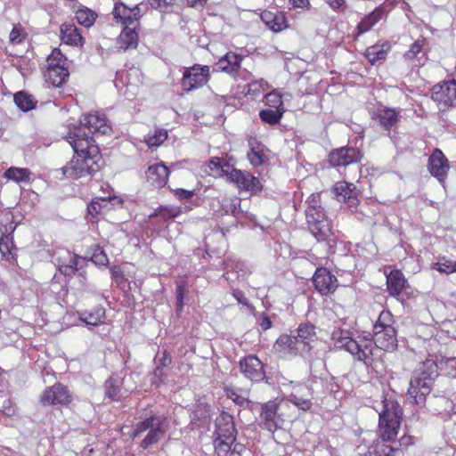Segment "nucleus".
Segmentation results:
<instances>
[{"label": "nucleus", "instance_id": "f257e3e1", "mask_svg": "<svg viewBox=\"0 0 456 456\" xmlns=\"http://www.w3.org/2000/svg\"><path fill=\"white\" fill-rule=\"evenodd\" d=\"M375 410L379 413V432L382 441H378L373 452L378 456H403V450L397 443L386 444L385 441H393L398 434L402 419V409L393 397L385 396L377 403Z\"/></svg>", "mask_w": 456, "mask_h": 456}, {"label": "nucleus", "instance_id": "f03ea898", "mask_svg": "<svg viewBox=\"0 0 456 456\" xmlns=\"http://www.w3.org/2000/svg\"><path fill=\"white\" fill-rule=\"evenodd\" d=\"M69 144L75 151L72 159L61 170L68 178L79 179L93 175L100 168V155L95 145H90L89 135L81 133V127L74 129L73 137L69 136Z\"/></svg>", "mask_w": 456, "mask_h": 456}, {"label": "nucleus", "instance_id": "7ed1b4c3", "mask_svg": "<svg viewBox=\"0 0 456 456\" xmlns=\"http://www.w3.org/2000/svg\"><path fill=\"white\" fill-rule=\"evenodd\" d=\"M437 364L433 359L421 363L411 379L408 396L414 403H421L430 393L435 379L438 376Z\"/></svg>", "mask_w": 456, "mask_h": 456}, {"label": "nucleus", "instance_id": "20e7f679", "mask_svg": "<svg viewBox=\"0 0 456 456\" xmlns=\"http://www.w3.org/2000/svg\"><path fill=\"white\" fill-rule=\"evenodd\" d=\"M334 346L351 354L358 361H366L372 355L373 346L370 338L356 340L347 330L335 328L331 332Z\"/></svg>", "mask_w": 456, "mask_h": 456}, {"label": "nucleus", "instance_id": "39448f33", "mask_svg": "<svg viewBox=\"0 0 456 456\" xmlns=\"http://www.w3.org/2000/svg\"><path fill=\"white\" fill-rule=\"evenodd\" d=\"M395 319L389 311H382L373 326V338L377 347L393 352L397 348V332L394 326Z\"/></svg>", "mask_w": 456, "mask_h": 456}, {"label": "nucleus", "instance_id": "423d86ee", "mask_svg": "<svg viewBox=\"0 0 456 456\" xmlns=\"http://www.w3.org/2000/svg\"><path fill=\"white\" fill-rule=\"evenodd\" d=\"M167 428L168 422L167 419L163 416L153 414L136 423L131 436L134 438L147 432L140 444L142 449H147L149 446L158 443L164 436Z\"/></svg>", "mask_w": 456, "mask_h": 456}, {"label": "nucleus", "instance_id": "0eeeda50", "mask_svg": "<svg viewBox=\"0 0 456 456\" xmlns=\"http://www.w3.org/2000/svg\"><path fill=\"white\" fill-rule=\"evenodd\" d=\"M81 127V133L89 135L90 145L93 144V134H107L111 131V126L108 123L106 117L100 114L84 115L78 126H73L69 128V136L73 137L74 129Z\"/></svg>", "mask_w": 456, "mask_h": 456}, {"label": "nucleus", "instance_id": "6e6552de", "mask_svg": "<svg viewBox=\"0 0 456 456\" xmlns=\"http://www.w3.org/2000/svg\"><path fill=\"white\" fill-rule=\"evenodd\" d=\"M306 222L311 233L318 241L326 240L331 234L330 221L322 208L305 210Z\"/></svg>", "mask_w": 456, "mask_h": 456}, {"label": "nucleus", "instance_id": "1a4fd4ad", "mask_svg": "<svg viewBox=\"0 0 456 456\" xmlns=\"http://www.w3.org/2000/svg\"><path fill=\"white\" fill-rule=\"evenodd\" d=\"M209 66L195 64L186 68L181 82L184 92H190L205 86L209 77Z\"/></svg>", "mask_w": 456, "mask_h": 456}, {"label": "nucleus", "instance_id": "9d476101", "mask_svg": "<svg viewBox=\"0 0 456 456\" xmlns=\"http://www.w3.org/2000/svg\"><path fill=\"white\" fill-rule=\"evenodd\" d=\"M227 181L234 183L238 189L256 193L262 190L259 179L248 172L232 167L227 175Z\"/></svg>", "mask_w": 456, "mask_h": 456}, {"label": "nucleus", "instance_id": "9b49d317", "mask_svg": "<svg viewBox=\"0 0 456 456\" xmlns=\"http://www.w3.org/2000/svg\"><path fill=\"white\" fill-rule=\"evenodd\" d=\"M431 98L436 102L440 110L456 105V83L445 81L433 87Z\"/></svg>", "mask_w": 456, "mask_h": 456}, {"label": "nucleus", "instance_id": "f8f14e48", "mask_svg": "<svg viewBox=\"0 0 456 456\" xmlns=\"http://www.w3.org/2000/svg\"><path fill=\"white\" fill-rule=\"evenodd\" d=\"M313 281L316 290L322 295L333 293L338 286V279L330 272L323 267L316 269Z\"/></svg>", "mask_w": 456, "mask_h": 456}, {"label": "nucleus", "instance_id": "ddd939ff", "mask_svg": "<svg viewBox=\"0 0 456 456\" xmlns=\"http://www.w3.org/2000/svg\"><path fill=\"white\" fill-rule=\"evenodd\" d=\"M333 191L337 200L346 203L350 209L355 208L359 203V191L352 183L338 182L333 187Z\"/></svg>", "mask_w": 456, "mask_h": 456}, {"label": "nucleus", "instance_id": "4468645a", "mask_svg": "<svg viewBox=\"0 0 456 456\" xmlns=\"http://www.w3.org/2000/svg\"><path fill=\"white\" fill-rule=\"evenodd\" d=\"M428 170L440 183H444L450 168L449 161L441 150L436 149L428 159Z\"/></svg>", "mask_w": 456, "mask_h": 456}, {"label": "nucleus", "instance_id": "2eb2a0df", "mask_svg": "<svg viewBox=\"0 0 456 456\" xmlns=\"http://www.w3.org/2000/svg\"><path fill=\"white\" fill-rule=\"evenodd\" d=\"M362 154L358 149L343 147L330 154V162L334 167H346L361 161Z\"/></svg>", "mask_w": 456, "mask_h": 456}, {"label": "nucleus", "instance_id": "dca6fc26", "mask_svg": "<svg viewBox=\"0 0 456 456\" xmlns=\"http://www.w3.org/2000/svg\"><path fill=\"white\" fill-rule=\"evenodd\" d=\"M70 402L68 389L61 384H55L46 388L40 396L43 405L66 404Z\"/></svg>", "mask_w": 456, "mask_h": 456}, {"label": "nucleus", "instance_id": "f3484780", "mask_svg": "<svg viewBox=\"0 0 456 456\" xmlns=\"http://www.w3.org/2000/svg\"><path fill=\"white\" fill-rule=\"evenodd\" d=\"M261 421L268 431L273 433L281 428L283 419L278 413V403L271 401L262 406Z\"/></svg>", "mask_w": 456, "mask_h": 456}, {"label": "nucleus", "instance_id": "a211bd4d", "mask_svg": "<svg viewBox=\"0 0 456 456\" xmlns=\"http://www.w3.org/2000/svg\"><path fill=\"white\" fill-rule=\"evenodd\" d=\"M241 372L253 381H260L265 378L263 362L255 355H248L240 362Z\"/></svg>", "mask_w": 456, "mask_h": 456}, {"label": "nucleus", "instance_id": "6ab92c4d", "mask_svg": "<svg viewBox=\"0 0 456 456\" xmlns=\"http://www.w3.org/2000/svg\"><path fill=\"white\" fill-rule=\"evenodd\" d=\"M214 435L215 439L236 440V429L233 418L230 414L224 412L216 418Z\"/></svg>", "mask_w": 456, "mask_h": 456}, {"label": "nucleus", "instance_id": "aec40b11", "mask_svg": "<svg viewBox=\"0 0 456 456\" xmlns=\"http://www.w3.org/2000/svg\"><path fill=\"white\" fill-rule=\"evenodd\" d=\"M313 392L305 384H295L292 387L289 401L303 411H307L312 406Z\"/></svg>", "mask_w": 456, "mask_h": 456}, {"label": "nucleus", "instance_id": "412c9836", "mask_svg": "<svg viewBox=\"0 0 456 456\" xmlns=\"http://www.w3.org/2000/svg\"><path fill=\"white\" fill-rule=\"evenodd\" d=\"M299 346L297 338L283 334L277 338L273 348L281 357L288 358L297 354Z\"/></svg>", "mask_w": 456, "mask_h": 456}, {"label": "nucleus", "instance_id": "4be33fe9", "mask_svg": "<svg viewBox=\"0 0 456 456\" xmlns=\"http://www.w3.org/2000/svg\"><path fill=\"white\" fill-rule=\"evenodd\" d=\"M60 38L63 44L75 47H82L85 44L79 29L72 23L65 22L61 25Z\"/></svg>", "mask_w": 456, "mask_h": 456}, {"label": "nucleus", "instance_id": "5701e85b", "mask_svg": "<svg viewBox=\"0 0 456 456\" xmlns=\"http://www.w3.org/2000/svg\"><path fill=\"white\" fill-rule=\"evenodd\" d=\"M169 173V168L163 163L152 165L146 171L147 181L156 187H163L167 183Z\"/></svg>", "mask_w": 456, "mask_h": 456}, {"label": "nucleus", "instance_id": "b1692460", "mask_svg": "<svg viewBox=\"0 0 456 456\" xmlns=\"http://www.w3.org/2000/svg\"><path fill=\"white\" fill-rule=\"evenodd\" d=\"M260 18L262 21L273 32H281L288 27L287 19L282 12H262Z\"/></svg>", "mask_w": 456, "mask_h": 456}, {"label": "nucleus", "instance_id": "393cba45", "mask_svg": "<svg viewBox=\"0 0 456 456\" xmlns=\"http://www.w3.org/2000/svg\"><path fill=\"white\" fill-rule=\"evenodd\" d=\"M215 451L218 456H240L244 445L229 439H215Z\"/></svg>", "mask_w": 456, "mask_h": 456}, {"label": "nucleus", "instance_id": "a878e982", "mask_svg": "<svg viewBox=\"0 0 456 456\" xmlns=\"http://www.w3.org/2000/svg\"><path fill=\"white\" fill-rule=\"evenodd\" d=\"M78 317L87 326H98L104 323L106 319L105 309L102 306H96L91 310L79 311Z\"/></svg>", "mask_w": 456, "mask_h": 456}, {"label": "nucleus", "instance_id": "bb28decb", "mask_svg": "<svg viewBox=\"0 0 456 456\" xmlns=\"http://www.w3.org/2000/svg\"><path fill=\"white\" fill-rule=\"evenodd\" d=\"M242 57L234 53H227L216 63L218 69L230 75H235L240 68Z\"/></svg>", "mask_w": 456, "mask_h": 456}, {"label": "nucleus", "instance_id": "cd10ccee", "mask_svg": "<svg viewBox=\"0 0 456 456\" xmlns=\"http://www.w3.org/2000/svg\"><path fill=\"white\" fill-rule=\"evenodd\" d=\"M115 203L120 204L121 200L116 197L95 198L92 200L87 208L88 214L92 216H96L97 215H100L103 210H110L115 205Z\"/></svg>", "mask_w": 456, "mask_h": 456}, {"label": "nucleus", "instance_id": "c85d7f7f", "mask_svg": "<svg viewBox=\"0 0 456 456\" xmlns=\"http://www.w3.org/2000/svg\"><path fill=\"white\" fill-rule=\"evenodd\" d=\"M232 166L224 163L219 158H212L208 163L203 166V171L208 175L215 177L224 176L227 178L228 173L232 169Z\"/></svg>", "mask_w": 456, "mask_h": 456}, {"label": "nucleus", "instance_id": "c756f323", "mask_svg": "<svg viewBox=\"0 0 456 456\" xmlns=\"http://www.w3.org/2000/svg\"><path fill=\"white\" fill-rule=\"evenodd\" d=\"M249 152L248 153V159L251 165L254 167H259L264 164L266 155L265 147L261 142H257L254 138L248 140Z\"/></svg>", "mask_w": 456, "mask_h": 456}, {"label": "nucleus", "instance_id": "7c9ffc66", "mask_svg": "<svg viewBox=\"0 0 456 456\" xmlns=\"http://www.w3.org/2000/svg\"><path fill=\"white\" fill-rule=\"evenodd\" d=\"M400 110L384 108L379 110L377 115L380 126L389 131L392 127L395 126L400 118Z\"/></svg>", "mask_w": 456, "mask_h": 456}, {"label": "nucleus", "instance_id": "2f4dec72", "mask_svg": "<svg viewBox=\"0 0 456 456\" xmlns=\"http://www.w3.org/2000/svg\"><path fill=\"white\" fill-rule=\"evenodd\" d=\"M406 280L403 274L399 270H393L387 276V285L389 294L393 297H397L401 294L405 287Z\"/></svg>", "mask_w": 456, "mask_h": 456}, {"label": "nucleus", "instance_id": "473e14b6", "mask_svg": "<svg viewBox=\"0 0 456 456\" xmlns=\"http://www.w3.org/2000/svg\"><path fill=\"white\" fill-rule=\"evenodd\" d=\"M79 258L80 257L76 254L65 252L58 260L60 272L66 276L73 275L77 270Z\"/></svg>", "mask_w": 456, "mask_h": 456}, {"label": "nucleus", "instance_id": "72a5a7b5", "mask_svg": "<svg viewBox=\"0 0 456 456\" xmlns=\"http://www.w3.org/2000/svg\"><path fill=\"white\" fill-rule=\"evenodd\" d=\"M46 82L50 83L53 86H61L67 77H69L67 67H46V70L44 74Z\"/></svg>", "mask_w": 456, "mask_h": 456}, {"label": "nucleus", "instance_id": "f704fd0d", "mask_svg": "<svg viewBox=\"0 0 456 456\" xmlns=\"http://www.w3.org/2000/svg\"><path fill=\"white\" fill-rule=\"evenodd\" d=\"M138 45V33L135 28L126 26L118 38V45L120 49L127 50L136 48Z\"/></svg>", "mask_w": 456, "mask_h": 456}, {"label": "nucleus", "instance_id": "c9c22d12", "mask_svg": "<svg viewBox=\"0 0 456 456\" xmlns=\"http://www.w3.org/2000/svg\"><path fill=\"white\" fill-rule=\"evenodd\" d=\"M385 12L380 8H376L369 15L365 16L356 27L357 35H362L371 29L379 20L384 18Z\"/></svg>", "mask_w": 456, "mask_h": 456}, {"label": "nucleus", "instance_id": "e433bc0d", "mask_svg": "<svg viewBox=\"0 0 456 456\" xmlns=\"http://www.w3.org/2000/svg\"><path fill=\"white\" fill-rule=\"evenodd\" d=\"M391 45L388 42H384L381 45H374L366 49L365 56L371 64L379 61L385 60Z\"/></svg>", "mask_w": 456, "mask_h": 456}, {"label": "nucleus", "instance_id": "4c0bfd02", "mask_svg": "<svg viewBox=\"0 0 456 456\" xmlns=\"http://www.w3.org/2000/svg\"><path fill=\"white\" fill-rule=\"evenodd\" d=\"M316 328L311 323L300 324L297 330L299 344L308 346L317 339Z\"/></svg>", "mask_w": 456, "mask_h": 456}, {"label": "nucleus", "instance_id": "58836bf2", "mask_svg": "<svg viewBox=\"0 0 456 456\" xmlns=\"http://www.w3.org/2000/svg\"><path fill=\"white\" fill-rule=\"evenodd\" d=\"M112 14L115 20H119L122 24L127 27L134 23L132 12L130 11V8L124 4H115Z\"/></svg>", "mask_w": 456, "mask_h": 456}, {"label": "nucleus", "instance_id": "ea45409f", "mask_svg": "<svg viewBox=\"0 0 456 456\" xmlns=\"http://www.w3.org/2000/svg\"><path fill=\"white\" fill-rule=\"evenodd\" d=\"M31 172L28 168L11 167L4 176L15 183L28 182L30 179Z\"/></svg>", "mask_w": 456, "mask_h": 456}, {"label": "nucleus", "instance_id": "a19ab883", "mask_svg": "<svg viewBox=\"0 0 456 456\" xmlns=\"http://www.w3.org/2000/svg\"><path fill=\"white\" fill-rule=\"evenodd\" d=\"M75 17L80 25L90 28L94 25L97 14L91 9L83 6L76 12Z\"/></svg>", "mask_w": 456, "mask_h": 456}, {"label": "nucleus", "instance_id": "79ce46f5", "mask_svg": "<svg viewBox=\"0 0 456 456\" xmlns=\"http://www.w3.org/2000/svg\"><path fill=\"white\" fill-rule=\"evenodd\" d=\"M14 102L17 107L22 111H28L36 107L37 102L32 95L23 92L17 93L14 95Z\"/></svg>", "mask_w": 456, "mask_h": 456}, {"label": "nucleus", "instance_id": "37998d69", "mask_svg": "<svg viewBox=\"0 0 456 456\" xmlns=\"http://www.w3.org/2000/svg\"><path fill=\"white\" fill-rule=\"evenodd\" d=\"M106 395L112 400H118L121 396L119 378L111 377L105 382Z\"/></svg>", "mask_w": 456, "mask_h": 456}, {"label": "nucleus", "instance_id": "c03bdc74", "mask_svg": "<svg viewBox=\"0 0 456 456\" xmlns=\"http://www.w3.org/2000/svg\"><path fill=\"white\" fill-rule=\"evenodd\" d=\"M225 393L228 398L232 399L235 403L243 405L248 401V393L247 390L229 387L225 388Z\"/></svg>", "mask_w": 456, "mask_h": 456}, {"label": "nucleus", "instance_id": "a18cd8bd", "mask_svg": "<svg viewBox=\"0 0 456 456\" xmlns=\"http://www.w3.org/2000/svg\"><path fill=\"white\" fill-rule=\"evenodd\" d=\"M269 84L263 78L253 80L247 85L246 94L256 97L268 89Z\"/></svg>", "mask_w": 456, "mask_h": 456}, {"label": "nucleus", "instance_id": "49530a36", "mask_svg": "<svg viewBox=\"0 0 456 456\" xmlns=\"http://www.w3.org/2000/svg\"><path fill=\"white\" fill-rule=\"evenodd\" d=\"M283 115V110L267 109L260 111L259 116L262 121L270 125H275L280 122Z\"/></svg>", "mask_w": 456, "mask_h": 456}, {"label": "nucleus", "instance_id": "de8ad7c7", "mask_svg": "<svg viewBox=\"0 0 456 456\" xmlns=\"http://www.w3.org/2000/svg\"><path fill=\"white\" fill-rule=\"evenodd\" d=\"M167 138V132L164 129H158L153 134H148L144 141L149 147H158Z\"/></svg>", "mask_w": 456, "mask_h": 456}, {"label": "nucleus", "instance_id": "09e8293b", "mask_svg": "<svg viewBox=\"0 0 456 456\" xmlns=\"http://www.w3.org/2000/svg\"><path fill=\"white\" fill-rule=\"evenodd\" d=\"M47 67H67V59L60 49L55 48L47 58Z\"/></svg>", "mask_w": 456, "mask_h": 456}, {"label": "nucleus", "instance_id": "8fccbe9b", "mask_svg": "<svg viewBox=\"0 0 456 456\" xmlns=\"http://www.w3.org/2000/svg\"><path fill=\"white\" fill-rule=\"evenodd\" d=\"M265 102L271 109L281 110L284 111L281 94H279L276 90L265 94Z\"/></svg>", "mask_w": 456, "mask_h": 456}, {"label": "nucleus", "instance_id": "3c124183", "mask_svg": "<svg viewBox=\"0 0 456 456\" xmlns=\"http://www.w3.org/2000/svg\"><path fill=\"white\" fill-rule=\"evenodd\" d=\"M454 261L447 258H442L432 265V268L442 273L450 274L453 273Z\"/></svg>", "mask_w": 456, "mask_h": 456}, {"label": "nucleus", "instance_id": "603ef678", "mask_svg": "<svg viewBox=\"0 0 456 456\" xmlns=\"http://www.w3.org/2000/svg\"><path fill=\"white\" fill-rule=\"evenodd\" d=\"M187 284L184 281H180L176 283V306L177 312H182L183 307V297L187 294Z\"/></svg>", "mask_w": 456, "mask_h": 456}, {"label": "nucleus", "instance_id": "864d4df0", "mask_svg": "<svg viewBox=\"0 0 456 456\" xmlns=\"http://www.w3.org/2000/svg\"><path fill=\"white\" fill-rule=\"evenodd\" d=\"M92 261L98 265H105L108 263V257L104 251L98 246H95L91 256Z\"/></svg>", "mask_w": 456, "mask_h": 456}, {"label": "nucleus", "instance_id": "5fc2aeb1", "mask_svg": "<svg viewBox=\"0 0 456 456\" xmlns=\"http://www.w3.org/2000/svg\"><path fill=\"white\" fill-rule=\"evenodd\" d=\"M9 38H10V42L12 44H20L24 38H25V36L22 32V28L20 25H16L13 27V28L12 29L11 33H10V36H9Z\"/></svg>", "mask_w": 456, "mask_h": 456}, {"label": "nucleus", "instance_id": "6e6d98bb", "mask_svg": "<svg viewBox=\"0 0 456 456\" xmlns=\"http://www.w3.org/2000/svg\"><path fill=\"white\" fill-rule=\"evenodd\" d=\"M181 213L180 208L175 207H165L159 209V215L165 219L175 218Z\"/></svg>", "mask_w": 456, "mask_h": 456}, {"label": "nucleus", "instance_id": "4d7b16f0", "mask_svg": "<svg viewBox=\"0 0 456 456\" xmlns=\"http://www.w3.org/2000/svg\"><path fill=\"white\" fill-rule=\"evenodd\" d=\"M422 45L419 41L414 42L410 49L404 53V58L411 60L421 52Z\"/></svg>", "mask_w": 456, "mask_h": 456}, {"label": "nucleus", "instance_id": "13d9d810", "mask_svg": "<svg viewBox=\"0 0 456 456\" xmlns=\"http://www.w3.org/2000/svg\"><path fill=\"white\" fill-rule=\"evenodd\" d=\"M320 202H321L320 194H318V193L312 194L306 200L307 208L305 210H309L310 208H322Z\"/></svg>", "mask_w": 456, "mask_h": 456}, {"label": "nucleus", "instance_id": "bf43d9fd", "mask_svg": "<svg viewBox=\"0 0 456 456\" xmlns=\"http://www.w3.org/2000/svg\"><path fill=\"white\" fill-rule=\"evenodd\" d=\"M174 192L175 195L180 200H189L194 195L193 191H189L181 188L175 190Z\"/></svg>", "mask_w": 456, "mask_h": 456}, {"label": "nucleus", "instance_id": "052dcab7", "mask_svg": "<svg viewBox=\"0 0 456 456\" xmlns=\"http://www.w3.org/2000/svg\"><path fill=\"white\" fill-rule=\"evenodd\" d=\"M12 241L8 239V237H4L0 239V251L3 255H6L11 253V245Z\"/></svg>", "mask_w": 456, "mask_h": 456}, {"label": "nucleus", "instance_id": "680f3d73", "mask_svg": "<svg viewBox=\"0 0 456 456\" xmlns=\"http://www.w3.org/2000/svg\"><path fill=\"white\" fill-rule=\"evenodd\" d=\"M258 322H259L260 327L264 330H266L272 327V322H271L270 318L265 314H262L259 317Z\"/></svg>", "mask_w": 456, "mask_h": 456}, {"label": "nucleus", "instance_id": "e2e57ef3", "mask_svg": "<svg viewBox=\"0 0 456 456\" xmlns=\"http://www.w3.org/2000/svg\"><path fill=\"white\" fill-rule=\"evenodd\" d=\"M172 0H151V4L156 8L162 10L171 4Z\"/></svg>", "mask_w": 456, "mask_h": 456}, {"label": "nucleus", "instance_id": "0e129e2a", "mask_svg": "<svg viewBox=\"0 0 456 456\" xmlns=\"http://www.w3.org/2000/svg\"><path fill=\"white\" fill-rule=\"evenodd\" d=\"M289 4L294 8H308L310 5L308 0H289Z\"/></svg>", "mask_w": 456, "mask_h": 456}, {"label": "nucleus", "instance_id": "69168bd1", "mask_svg": "<svg viewBox=\"0 0 456 456\" xmlns=\"http://www.w3.org/2000/svg\"><path fill=\"white\" fill-rule=\"evenodd\" d=\"M332 9H338L342 7L346 1L345 0H324Z\"/></svg>", "mask_w": 456, "mask_h": 456}, {"label": "nucleus", "instance_id": "338daca9", "mask_svg": "<svg viewBox=\"0 0 456 456\" xmlns=\"http://www.w3.org/2000/svg\"><path fill=\"white\" fill-rule=\"evenodd\" d=\"M130 11L132 12V18H133V21L134 23L141 17V14H140L141 10H140L139 6L136 5L134 8H130Z\"/></svg>", "mask_w": 456, "mask_h": 456}, {"label": "nucleus", "instance_id": "774afa93", "mask_svg": "<svg viewBox=\"0 0 456 456\" xmlns=\"http://www.w3.org/2000/svg\"><path fill=\"white\" fill-rule=\"evenodd\" d=\"M171 358L168 356V354L164 352L162 358L159 360V366H166L168 363H170Z\"/></svg>", "mask_w": 456, "mask_h": 456}]
</instances>
